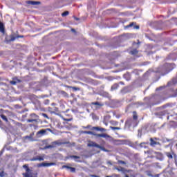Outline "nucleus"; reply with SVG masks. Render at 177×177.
I'll use <instances>...</instances> for the list:
<instances>
[{"instance_id": "f257e3e1", "label": "nucleus", "mask_w": 177, "mask_h": 177, "mask_svg": "<svg viewBox=\"0 0 177 177\" xmlns=\"http://www.w3.org/2000/svg\"><path fill=\"white\" fill-rule=\"evenodd\" d=\"M138 113L136 111H133V118H129L125 121L124 127L126 128H131V127H133V128H135L138 127L139 124V120H138Z\"/></svg>"}, {"instance_id": "f03ea898", "label": "nucleus", "mask_w": 177, "mask_h": 177, "mask_svg": "<svg viewBox=\"0 0 177 177\" xmlns=\"http://www.w3.org/2000/svg\"><path fill=\"white\" fill-rule=\"evenodd\" d=\"M174 67L175 64L166 63L158 68L157 73H159L161 75H167V74H169L172 71Z\"/></svg>"}, {"instance_id": "7ed1b4c3", "label": "nucleus", "mask_w": 177, "mask_h": 177, "mask_svg": "<svg viewBox=\"0 0 177 177\" xmlns=\"http://www.w3.org/2000/svg\"><path fill=\"white\" fill-rule=\"evenodd\" d=\"M43 145H46L44 149H53L54 146H62V145H66V142H62L60 141H54L52 142V145H48L49 141L48 140H42Z\"/></svg>"}, {"instance_id": "20e7f679", "label": "nucleus", "mask_w": 177, "mask_h": 177, "mask_svg": "<svg viewBox=\"0 0 177 177\" xmlns=\"http://www.w3.org/2000/svg\"><path fill=\"white\" fill-rule=\"evenodd\" d=\"M23 168H25L26 172L23 173V176L24 177H37V174H32L30 172V168L28 167V165H24Z\"/></svg>"}, {"instance_id": "39448f33", "label": "nucleus", "mask_w": 177, "mask_h": 177, "mask_svg": "<svg viewBox=\"0 0 177 177\" xmlns=\"http://www.w3.org/2000/svg\"><path fill=\"white\" fill-rule=\"evenodd\" d=\"M30 119L27 120V122H37L39 117L35 113H31L30 115Z\"/></svg>"}, {"instance_id": "423d86ee", "label": "nucleus", "mask_w": 177, "mask_h": 177, "mask_svg": "<svg viewBox=\"0 0 177 177\" xmlns=\"http://www.w3.org/2000/svg\"><path fill=\"white\" fill-rule=\"evenodd\" d=\"M93 135L94 136H95V138H104V139H111V136L107 133H101V134L95 133Z\"/></svg>"}, {"instance_id": "0eeeda50", "label": "nucleus", "mask_w": 177, "mask_h": 177, "mask_svg": "<svg viewBox=\"0 0 177 177\" xmlns=\"http://www.w3.org/2000/svg\"><path fill=\"white\" fill-rule=\"evenodd\" d=\"M45 160V155L37 156L30 159V161H44Z\"/></svg>"}, {"instance_id": "6e6552de", "label": "nucleus", "mask_w": 177, "mask_h": 177, "mask_svg": "<svg viewBox=\"0 0 177 177\" xmlns=\"http://www.w3.org/2000/svg\"><path fill=\"white\" fill-rule=\"evenodd\" d=\"M88 147H97V149H102V146L96 142L91 141L88 144Z\"/></svg>"}, {"instance_id": "1a4fd4ad", "label": "nucleus", "mask_w": 177, "mask_h": 177, "mask_svg": "<svg viewBox=\"0 0 177 177\" xmlns=\"http://www.w3.org/2000/svg\"><path fill=\"white\" fill-rule=\"evenodd\" d=\"M53 165H56L55 162H41L38 165V167H53Z\"/></svg>"}, {"instance_id": "9d476101", "label": "nucleus", "mask_w": 177, "mask_h": 177, "mask_svg": "<svg viewBox=\"0 0 177 177\" xmlns=\"http://www.w3.org/2000/svg\"><path fill=\"white\" fill-rule=\"evenodd\" d=\"M91 131H100V132H106V129L99 127H93L91 128Z\"/></svg>"}, {"instance_id": "9b49d317", "label": "nucleus", "mask_w": 177, "mask_h": 177, "mask_svg": "<svg viewBox=\"0 0 177 177\" xmlns=\"http://www.w3.org/2000/svg\"><path fill=\"white\" fill-rule=\"evenodd\" d=\"M58 94L59 96H62V97H68V93L64 91H58Z\"/></svg>"}, {"instance_id": "f8f14e48", "label": "nucleus", "mask_w": 177, "mask_h": 177, "mask_svg": "<svg viewBox=\"0 0 177 177\" xmlns=\"http://www.w3.org/2000/svg\"><path fill=\"white\" fill-rule=\"evenodd\" d=\"M150 146H152V147H154V146H157L158 145V142L156 141H154V139L150 138Z\"/></svg>"}, {"instance_id": "ddd939ff", "label": "nucleus", "mask_w": 177, "mask_h": 177, "mask_svg": "<svg viewBox=\"0 0 177 177\" xmlns=\"http://www.w3.org/2000/svg\"><path fill=\"white\" fill-rule=\"evenodd\" d=\"M62 168H66V169H70L71 172H75V167H72L67 165H64Z\"/></svg>"}, {"instance_id": "4468645a", "label": "nucleus", "mask_w": 177, "mask_h": 177, "mask_svg": "<svg viewBox=\"0 0 177 177\" xmlns=\"http://www.w3.org/2000/svg\"><path fill=\"white\" fill-rule=\"evenodd\" d=\"M26 3H28V5H39L41 3V2L28 1H26Z\"/></svg>"}, {"instance_id": "2eb2a0df", "label": "nucleus", "mask_w": 177, "mask_h": 177, "mask_svg": "<svg viewBox=\"0 0 177 177\" xmlns=\"http://www.w3.org/2000/svg\"><path fill=\"white\" fill-rule=\"evenodd\" d=\"M120 88V84L118 83H115L111 87V91H115V89H118Z\"/></svg>"}, {"instance_id": "dca6fc26", "label": "nucleus", "mask_w": 177, "mask_h": 177, "mask_svg": "<svg viewBox=\"0 0 177 177\" xmlns=\"http://www.w3.org/2000/svg\"><path fill=\"white\" fill-rule=\"evenodd\" d=\"M91 104L93 106H98L99 107H103L104 104L99 102H92Z\"/></svg>"}, {"instance_id": "f3484780", "label": "nucleus", "mask_w": 177, "mask_h": 177, "mask_svg": "<svg viewBox=\"0 0 177 177\" xmlns=\"http://www.w3.org/2000/svg\"><path fill=\"white\" fill-rule=\"evenodd\" d=\"M0 31L1 32H5V26H3V24L0 21Z\"/></svg>"}, {"instance_id": "a211bd4d", "label": "nucleus", "mask_w": 177, "mask_h": 177, "mask_svg": "<svg viewBox=\"0 0 177 177\" xmlns=\"http://www.w3.org/2000/svg\"><path fill=\"white\" fill-rule=\"evenodd\" d=\"M66 88H69L71 89H73V91H80V88L71 86H66Z\"/></svg>"}, {"instance_id": "6ab92c4d", "label": "nucleus", "mask_w": 177, "mask_h": 177, "mask_svg": "<svg viewBox=\"0 0 177 177\" xmlns=\"http://www.w3.org/2000/svg\"><path fill=\"white\" fill-rule=\"evenodd\" d=\"M146 145H149V143H147V142H141L140 144V147H141L143 149H147V146H146Z\"/></svg>"}, {"instance_id": "aec40b11", "label": "nucleus", "mask_w": 177, "mask_h": 177, "mask_svg": "<svg viewBox=\"0 0 177 177\" xmlns=\"http://www.w3.org/2000/svg\"><path fill=\"white\" fill-rule=\"evenodd\" d=\"M46 133V130L41 129L37 132V135H45Z\"/></svg>"}, {"instance_id": "412c9836", "label": "nucleus", "mask_w": 177, "mask_h": 177, "mask_svg": "<svg viewBox=\"0 0 177 177\" xmlns=\"http://www.w3.org/2000/svg\"><path fill=\"white\" fill-rule=\"evenodd\" d=\"M16 37L10 36V39L9 40H6L7 42H13V41L16 40Z\"/></svg>"}, {"instance_id": "4be33fe9", "label": "nucleus", "mask_w": 177, "mask_h": 177, "mask_svg": "<svg viewBox=\"0 0 177 177\" xmlns=\"http://www.w3.org/2000/svg\"><path fill=\"white\" fill-rule=\"evenodd\" d=\"M110 123L111 124V125H113L114 127H117V125H118V122L115 120H111Z\"/></svg>"}, {"instance_id": "5701e85b", "label": "nucleus", "mask_w": 177, "mask_h": 177, "mask_svg": "<svg viewBox=\"0 0 177 177\" xmlns=\"http://www.w3.org/2000/svg\"><path fill=\"white\" fill-rule=\"evenodd\" d=\"M0 117H1V118H2V120H3V121H6V122H8V118H6V116H5V115H3V114H1V115H0Z\"/></svg>"}, {"instance_id": "b1692460", "label": "nucleus", "mask_w": 177, "mask_h": 177, "mask_svg": "<svg viewBox=\"0 0 177 177\" xmlns=\"http://www.w3.org/2000/svg\"><path fill=\"white\" fill-rule=\"evenodd\" d=\"M110 129H112V131H120L121 129V127H114L111 126Z\"/></svg>"}, {"instance_id": "393cba45", "label": "nucleus", "mask_w": 177, "mask_h": 177, "mask_svg": "<svg viewBox=\"0 0 177 177\" xmlns=\"http://www.w3.org/2000/svg\"><path fill=\"white\" fill-rule=\"evenodd\" d=\"M130 53L131 55H138V53H139V51H138L136 49H133L130 52Z\"/></svg>"}, {"instance_id": "a878e982", "label": "nucleus", "mask_w": 177, "mask_h": 177, "mask_svg": "<svg viewBox=\"0 0 177 177\" xmlns=\"http://www.w3.org/2000/svg\"><path fill=\"white\" fill-rule=\"evenodd\" d=\"M166 156H167V157H168V158H169V159L174 158V156H173L172 154H171V153H169V152H167V153H166Z\"/></svg>"}, {"instance_id": "bb28decb", "label": "nucleus", "mask_w": 177, "mask_h": 177, "mask_svg": "<svg viewBox=\"0 0 177 177\" xmlns=\"http://www.w3.org/2000/svg\"><path fill=\"white\" fill-rule=\"evenodd\" d=\"M69 12L68 11H65V12H64L62 14V16L63 17H66V16H68V15H69Z\"/></svg>"}, {"instance_id": "cd10ccee", "label": "nucleus", "mask_w": 177, "mask_h": 177, "mask_svg": "<svg viewBox=\"0 0 177 177\" xmlns=\"http://www.w3.org/2000/svg\"><path fill=\"white\" fill-rule=\"evenodd\" d=\"M136 24V23L132 22L129 24V25L126 26V28H129V27H133V25Z\"/></svg>"}, {"instance_id": "c85d7f7f", "label": "nucleus", "mask_w": 177, "mask_h": 177, "mask_svg": "<svg viewBox=\"0 0 177 177\" xmlns=\"http://www.w3.org/2000/svg\"><path fill=\"white\" fill-rule=\"evenodd\" d=\"M116 143L118 145H124V140H116Z\"/></svg>"}, {"instance_id": "c756f323", "label": "nucleus", "mask_w": 177, "mask_h": 177, "mask_svg": "<svg viewBox=\"0 0 177 177\" xmlns=\"http://www.w3.org/2000/svg\"><path fill=\"white\" fill-rule=\"evenodd\" d=\"M40 115H42L44 118H47V120H49V116L46 113H40Z\"/></svg>"}, {"instance_id": "7c9ffc66", "label": "nucleus", "mask_w": 177, "mask_h": 177, "mask_svg": "<svg viewBox=\"0 0 177 177\" xmlns=\"http://www.w3.org/2000/svg\"><path fill=\"white\" fill-rule=\"evenodd\" d=\"M117 171H121V172H124V171H125V169H124V167H120V168H116Z\"/></svg>"}, {"instance_id": "2f4dec72", "label": "nucleus", "mask_w": 177, "mask_h": 177, "mask_svg": "<svg viewBox=\"0 0 177 177\" xmlns=\"http://www.w3.org/2000/svg\"><path fill=\"white\" fill-rule=\"evenodd\" d=\"M71 158H75L76 160L80 159V156H71Z\"/></svg>"}, {"instance_id": "473e14b6", "label": "nucleus", "mask_w": 177, "mask_h": 177, "mask_svg": "<svg viewBox=\"0 0 177 177\" xmlns=\"http://www.w3.org/2000/svg\"><path fill=\"white\" fill-rule=\"evenodd\" d=\"M10 84H11V85H16V84H17V82L12 80L10 82Z\"/></svg>"}, {"instance_id": "72a5a7b5", "label": "nucleus", "mask_w": 177, "mask_h": 177, "mask_svg": "<svg viewBox=\"0 0 177 177\" xmlns=\"http://www.w3.org/2000/svg\"><path fill=\"white\" fill-rule=\"evenodd\" d=\"M5 176V171H2L1 172H0V177H3Z\"/></svg>"}, {"instance_id": "f704fd0d", "label": "nucleus", "mask_w": 177, "mask_h": 177, "mask_svg": "<svg viewBox=\"0 0 177 177\" xmlns=\"http://www.w3.org/2000/svg\"><path fill=\"white\" fill-rule=\"evenodd\" d=\"M118 164H123V165H125V161H123V160H118Z\"/></svg>"}, {"instance_id": "c9c22d12", "label": "nucleus", "mask_w": 177, "mask_h": 177, "mask_svg": "<svg viewBox=\"0 0 177 177\" xmlns=\"http://www.w3.org/2000/svg\"><path fill=\"white\" fill-rule=\"evenodd\" d=\"M145 153H146L147 154H151V153H153V151H151V150H148V151H145Z\"/></svg>"}, {"instance_id": "e433bc0d", "label": "nucleus", "mask_w": 177, "mask_h": 177, "mask_svg": "<svg viewBox=\"0 0 177 177\" xmlns=\"http://www.w3.org/2000/svg\"><path fill=\"white\" fill-rule=\"evenodd\" d=\"M64 121H73V118H69V119L64 118Z\"/></svg>"}, {"instance_id": "4c0bfd02", "label": "nucleus", "mask_w": 177, "mask_h": 177, "mask_svg": "<svg viewBox=\"0 0 177 177\" xmlns=\"http://www.w3.org/2000/svg\"><path fill=\"white\" fill-rule=\"evenodd\" d=\"M16 38H24V35H17Z\"/></svg>"}, {"instance_id": "58836bf2", "label": "nucleus", "mask_w": 177, "mask_h": 177, "mask_svg": "<svg viewBox=\"0 0 177 177\" xmlns=\"http://www.w3.org/2000/svg\"><path fill=\"white\" fill-rule=\"evenodd\" d=\"M130 107H131V105L127 106V107L126 108V112H128L129 111Z\"/></svg>"}, {"instance_id": "ea45409f", "label": "nucleus", "mask_w": 177, "mask_h": 177, "mask_svg": "<svg viewBox=\"0 0 177 177\" xmlns=\"http://www.w3.org/2000/svg\"><path fill=\"white\" fill-rule=\"evenodd\" d=\"M84 133H87L88 135H92V131H84Z\"/></svg>"}, {"instance_id": "a19ab883", "label": "nucleus", "mask_w": 177, "mask_h": 177, "mask_svg": "<svg viewBox=\"0 0 177 177\" xmlns=\"http://www.w3.org/2000/svg\"><path fill=\"white\" fill-rule=\"evenodd\" d=\"M91 177H100V176H97V175H95V174H93L91 176Z\"/></svg>"}, {"instance_id": "79ce46f5", "label": "nucleus", "mask_w": 177, "mask_h": 177, "mask_svg": "<svg viewBox=\"0 0 177 177\" xmlns=\"http://www.w3.org/2000/svg\"><path fill=\"white\" fill-rule=\"evenodd\" d=\"M74 19L75 20H77V21L80 20V18H77V17H74Z\"/></svg>"}, {"instance_id": "37998d69", "label": "nucleus", "mask_w": 177, "mask_h": 177, "mask_svg": "<svg viewBox=\"0 0 177 177\" xmlns=\"http://www.w3.org/2000/svg\"><path fill=\"white\" fill-rule=\"evenodd\" d=\"M55 111H59V108H55Z\"/></svg>"}, {"instance_id": "c03bdc74", "label": "nucleus", "mask_w": 177, "mask_h": 177, "mask_svg": "<svg viewBox=\"0 0 177 177\" xmlns=\"http://www.w3.org/2000/svg\"><path fill=\"white\" fill-rule=\"evenodd\" d=\"M121 85H124V82H120V83Z\"/></svg>"}, {"instance_id": "a18cd8bd", "label": "nucleus", "mask_w": 177, "mask_h": 177, "mask_svg": "<svg viewBox=\"0 0 177 177\" xmlns=\"http://www.w3.org/2000/svg\"><path fill=\"white\" fill-rule=\"evenodd\" d=\"M154 177H160V174H156Z\"/></svg>"}, {"instance_id": "49530a36", "label": "nucleus", "mask_w": 177, "mask_h": 177, "mask_svg": "<svg viewBox=\"0 0 177 177\" xmlns=\"http://www.w3.org/2000/svg\"><path fill=\"white\" fill-rule=\"evenodd\" d=\"M135 28H136L137 30H138V28H139V26H135Z\"/></svg>"}, {"instance_id": "de8ad7c7", "label": "nucleus", "mask_w": 177, "mask_h": 177, "mask_svg": "<svg viewBox=\"0 0 177 177\" xmlns=\"http://www.w3.org/2000/svg\"><path fill=\"white\" fill-rule=\"evenodd\" d=\"M106 93V95H109V93Z\"/></svg>"}, {"instance_id": "09e8293b", "label": "nucleus", "mask_w": 177, "mask_h": 177, "mask_svg": "<svg viewBox=\"0 0 177 177\" xmlns=\"http://www.w3.org/2000/svg\"><path fill=\"white\" fill-rule=\"evenodd\" d=\"M106 177H111V176H106Z\"/></svg>"}, {"instance_id": "8fccbe9b", "label": "nucleus", "mask_w": 177, "mask_h": 177, "mask_svg": "<svg viewBox=\"0 0 177 177\" xmlns=\"http://www.w3.org/2000/svg\"><path fill=\"white\" fill-rule=\"evenodd\" d=\"M72 31H75V30L73 29Z\"/></svg>"}, {"instance_id": "3c124183", "label": "nucleus", "mask_w": 177, "mask_h": 177, "mask_svg": "<svg viewBox=\"0 0 177 177\" xmlns=\"http://www.w3.org/2000/svg\"><path fill=\"white\" fill-rule=\"evenodd\" d=\"M154 139H155V140H157V138H155Z\"/></svg>"}, {"instance_id": "603ef678", "label": "nucleus", "mask_w": 177, "mask_h": 177, "mask_svg": "<svg viewBox=\"0 0 177 177\" xmlns=\"http://www.w3.org/2000/svg\"><path fill=\"white\" fill-rule=\"evenodd\" d=\"M89 127H91V126H87V128H89Z\"/></svg>"}, {"instance_id": "864d4df0", "label": "nucleus", "mask_w": 177, "mask_h": 177, "mask_svg": "<svg viewBox=\"0 0 177 177\" xmlns=\"http://www.w3.org/2000/svg\"><path fill=\"white\" fill-rule=\"evenodd\" d=\"M1 120H0V124H1Z\"/></svg>"}]
</instances>
